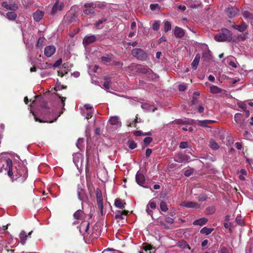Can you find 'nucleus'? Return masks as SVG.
<instances>
[{
	"mask_svg": "<svg viewBox=\"0 0 253 253\" xmlns=\"http://www.w3.org/2000/svg\"><path fill=\"white\" fill-rule=\"evenodd\" d=\"M6 169H8L7 174L12 181L19 179V180L23 181L27 177V169L24 167L15 168V170L13 172L12 162L10 159L6 160Z\"/></svg>",
	"mask_w": 253,
	"mask_h": 253,
	"instance_id": "obj_1",
	"label": "nucleus"
},
{
	"mask_svg": "<svg viewBox=\"0 0 253 253\" xmlns=\"http://www.w3.org/2000/svg\"><path fill=\"white\" fill-rule=\"evenodd\" d=\"M232 38L231 33L226 29H222L221 33L214 36V40L217 42L230 41Z\"/></svg>",
	"mask_w": 253,
	"mask_h": 253,
	"instance_id": "obj_2",
	"label": "nucleus"
},
{
	"mask_svg": "<svg viewBox=\"0 0 253 253\" xmlns=\"http://www.w3.org/2000/svg\"><path fill=\"white\" fill-rule=\"evenodd\" d=\"M77 194L78 199L83 202H85L87 201V196L85 193L84 189V186L83 184H79L77 187Z\"/></svg>",
	"mask_w": 253,
	"mask_h": 253,
	"instance_id": "obj_3",
	"label": "nucleus"
},
{
	"mask_svg": "<svg viewBox=\"0 0 253 253\" xmlns=\"http://www.w3.org/2000/svg\"><path fill=\"white\" fill-rule=\"evenodd\" d=\"M65 6L63 0H56L55 3L52 6L51 14L54 15L58 11H62Z\"/></svg>",
	"mask_w": 253,
	"mask_h": 253,
	"instance_id": "obj_4",
	"label": "nucleus"
},
{
	"mask_svg": "<svg viewBox=\"0 0 253 253\" xmlns=\"http://www.w3.org/2000/svg\"><path fill=\"white\" fill-rule=\"evenodd\" d=\"M96 195L97 199V204L99 209L100 210L101 214H103V197L101 191L100 189H97L96 190Z\"/></svg>",
	"mask_w": 253,
	"mask_h": 253,
	"instance_id": "obj_5",
	"label": "nucleus"
},
{
	"mask_svg": "<svg viewBox=\"0 0 253 253\" xmlns=\"http://www.w3.org/2000/svg\"><path fill=\"white\" fill-rule=\"evenodd\" d=\"M97 6L96 4L94 2H87L84 4L85 8L84 10V12L86 15L92 14L94 13V8Z\"/></svg>",
	"mask_w": 253,
	"mask_h": 253,
	"instance_id": "obj_6",
	"label": "nucleus"
},
{
	"mask_svg": "<svg viewBox=\"0 0 253 253\" xmlns=\"http://www.w3.org/2000/svg\"><path fill=\"white\" fill-rule=\"evenodd\" d=\"M132 54L134 57L141 60H144L146 57L145 52L142 49L139 48H135L133 49L132 50Z\"/></svg>",
	"mask_w": 253,
	"mask_h": 253,
	"instance_id": "obj_7",
	"label": "nucleus"
},
{
	"mask_svg": "<svg viewBox=\"0 0 253 253\" xmlns=\"http://www.w3.org/2000/svg\"><path fill=\"white\" fill-rule=\"evenodd\" d=\"M136 71L140 73L147 74L148 76L153 74V71L147 67L143 65H138L136 67Z\"/></svg>",
	"mask_w": 253,
	"mask_h": 253,
	"instance_id": "obj_8",
	"label": "nucleus"
},
{
	"mask_svg": "<svg viewBox=\"0 0 253 253\" xmlns=\"http://www.w3.org/2000/svg\"><path fill=\"white\" fill-rule=\"evenodd\" d=\"M156 207V203L154 201V199H153L149 202L146 206V211L148 214L152 216L153 212L151 210H155Z\"/></svg>",
	"mask_w": 253,
	"mask_h": 253,
	"instance_id": "obj_9",
	"label": "nucleus"
},
{
	"mask_svg": "<svg viewBox=\"0 0 253 253\" xmlns=\"http://www.w3.org/2000/svg\"><path fill=\"white\" fill-rule=\"evenodd\" d=\"M73 162L79 169L82 166L83 162V157L81 154L77 153L73 155Z\"/></svg>",
	"mask_w": 253,
	"mask_h": 253,
	"instance_id": "obj_10",
	"label": "nucleus"
},
{
	"mask_svg": "<svg viewBox=\"0 0 253 253\" xmlns=\"http://www.w3.org/2000/svg\"><path fill=\"white\" fill-rule=\"evenodd\" d=\"M181 205L184 207H186L188 208H193L195 209H198L200 208V205L199 204L192 201L183 202Z\"/></svg>",
	"mask_w": 253,
	"mask_h": 253,
	"instance_id": "obj_11",
	"label": "nucleus"
},
{
	"mask_svg": "<svg viewBox=\"0 0 253 253\" xmlns=\"http://www.w3.org/2000/svg\"><path fill=\"white\" fill-rule=\"evenodd\" d=\"M2 6L7 10L15 11L18 8V5L15 3L4 1L2 2Z\"/></svg>",
	"mask_w": 253,
	"mask_h": 253,
	"instance_id": "obj_12",
	"label": "nucleus"
},
{
	"mask_svg": "<svg viewBox=\"0 0 253 253\" xmlns=\"http://www.w3.org/2000/svg\"><path fill=\"white\" fill-rule=\"evenodd\" d=\"M56 48L53 45H49L45 47L44 54L48 57H51L55 52Z\"/></svg>",
	"mask_w": 253,
	"mask_h": 253,
	"instance_id": "obj_13",
	"label": "nucleus"
},
{
	"mask_svg": "<svg viewBox=\"0 0 253 253\" xmlns=\"http://www.w3.org/2000/svg\"><path fill=\"white\" fill-rule=\"evenodd\" d=\"M84 107L86 110V112H84L85 114L84 116H85L86 119L91 118L93 114L92 107L89 104H85Z\"/></svg>",
	"mask_w": 253,
	"mask_h": 253,
	"instance_id": "obj_14",
	"label": "nucleus"
},
{
	"mask_svg": "<svg viewBox=\"0 0 253 253\" xmlns=\"http://www.w3.org/2000/svg\"><path fill=\"white\" fill-rule=\"evenodd\" d=\"M96 41V38L94 35L85 36L83 40V43L86 45L94 42Z\"/></svg>",
	"mask_w": 253,
	"mask_h": 253,
	"instance_id": "obj_15",
	"label": "nucleus"
},
{
	"mask_svg": "<svg viewBox=\"0 0 253 253\" xmlns=\"http://www.w3.org/2000/svg\"><path fill=\"white\" fill-rule=\"evenodd\" d=\"M136 181L140 186H143V184L145 183V179L144 176L139 172H137L136 174Z\"/></svg>",
	"mask_w": 253,
	"mask_h": 253,
	"instance_id": "obj_16",
	"label": "nucleus"
},
{
	"mask_svg": "<svg viewBox=\"0 0 253 253\" xmlns=\"http://www.w3.org/2000/svg\"><path fill=\"white\" fill-rule=\"evenodd\" d=\"M238 10L236 8L228 7L227 9V13L229 17H233L238 14Z\"/></svg>",
	"mask_w": 253,
	"mask_h": 253,
	"instance_id": "obj_17",
	"label": "nucleus"
},
{
	"mask_svg": "<svg viewBox=\"0 0 253 253\" xmlns=\"http://www.w3.org/2000/svg\"><path fill=\"white\" fill-rule=\"evenodd\" d=\"M43 12L40 10H37L33 14L34 19L36 21L39 22L42 19V18L43 16Z\"/></svg>",
	"mask_w": 253,
	"mask_h": 253,
	"instance_id": "obj_18",
	"label": "nucleus"
},
{
	"mask_svg": "<svg viewBox=\"0 0 253 253\" xmlns=\"http://www.w3.org/2000/svg\"><path fill=\"white\" fill-rule=\"evenodd\" d=\"M109 122L112 125H116L117 126H121V122L119 120V118L118 116H113L110 118Z\"/></svg>",
	"mask_w": 253,
	"mask_h": 253,
	"instance_id": "obj_19",
	"label": "nucleus"
},
{
	"mask_svg": "<svg viewBox=\"0 0 253 253\" xmlns=\"http://www.w3.org/2000/svg\"><path fill=\"white\" fill-rule=\"evenodd\" d=\"M232 27L235 29L239 31V32H243L245 31L247 28V25L244 23H242L241 25H238L236 24H233Z\"/></svg>",
	"mask_w": 253,
	"mask_h": 253,
	"instance_id": "obj_20",
	"label": "nucleus"
},
{
	"mask_svg": "<svg viewBox=\"0 0 253 253\" xmlns=\"http://www.w3.org/2000/svg\"><path fill=\"white\" fill-rule=\"evenodd\" d=\"M174 35L177 38H181L184 35V30L178 27H176L174 30Z\"/></svg>",
	"mask_w": 253,
	"mask_h": 253,
	"instance_id": "obj_21",
	"label": "nucleus"
},
{
	"mask_svg": "<svg viewBox=\"0 0 253 253\" xmlns=\"http://www.w3.org/2000/svg\"><path fill=\"white\" fill-rule=\"evenodd\" d=\"M234 120L240 126H242L244 124V121L242 119V115L240 113H236L235 115Z\"/></svg>",
	"mask_w": 253,
	"mask_h": 253,
	"instance_id": "obj_22",
	"label": "nucleus"
},
{
	"mask_svg": "<svg viewBox=\"0 0 253 253\" xmlns=\"http://www.w3.org/2000/svg\"><path fill=\"white\" fill-rule=\"evenodd\" d=\"M208 221V219L205 217L201 218L195 220L193 224L194 225L202 226L205 224Z\"/></svg>",
	"mask_w": 253,
	"mask_h": 253,
	"instance_id": "obj_23",
	"label": "nucleus"
},
{
	"mask_svg": "<svg viewBox=\"0 0 253 253\" xmlns=\"http://www.w3.org/2000/svg\"><path fill=\"white\" fill-rule=\"evenodd\" d=\"M141 107L145 111L149 112H154L156 110V108L154 107V106L148 103H144L142 104Z\"/></svg>",
	"mask_w": 253,
	"mask_h": 253,
	"instance_id": "obj_24",
	"label": "nucleus"
},
{
	"mask_svg": "<svg viewBox=\"0 0 253 253\" xmlns=\"http://www.w3.org/2000/svg\"><path fill=\"white\" fill-rule=\"evenodd\" d=\"M200 59V54H196L194 59L193 60L191 65L194 69H196L197 66L199 63Z\"/></svg>",
	"mask_w": 253,
	"mask_h": 253,
	"instance_id": "obj_25",
	"label": "nucleus"
},
{
	"mask_svg": "<svg viewBox=\"0 0 253 253\" xmlns=\"http://www.w3.org/2000/svg\"><path fill=\"white\" fill-rule=\"evenodd\" d=\"M19 237L21 240V243L22 245L26 243L27 235L24 231H22L20 234Z\"/></svg>",
	"mask_w": 253,
	"mask_h": 253,
	"instance_id": "obj_26",
	"label": "nucleus"
},
{
	"mask_svg": "<svg viewBox=\"0 0 253 253\" xmlns=\"http://www.w3.org/2000/svg\"><path fill=\"white\" fill-rule=\"evenodd\" d=\"M89 223L84 222L82 223L80 227V231L82 232H86L88 229Z\"/></svg>",
	"mask_w": 253,
	"mask_h": 253,
	"instance_id": "obj_27",
	"label": "nucleus"
},
{
	"mask_svg": "<svg viewBox=\"0 0 253 253\" xmlns=\"http://www.w3.org/2000/svg\"><path fill=\"white\" fill-rule=\"evenodd\" d=\"M6 17L9 20H14L17 17V14L14 12H8L6 14Z\"/></svg>",
	"mask_w": 253,
	"mask_h": 253,
	"instance_id": "obj_28",
	"label": "nucleus"
},
{
	"mask_svg": "<svg viewBox=\"0 0 253 253\" xmlns=\"http://www.w3.org/2000/svg\"><path fill=\"white\" fill-rule=\"evenodd\" d=\"M125 203L120 199H116L115 202V205L116 207L119 208H124L125 207Z\"/></svg>",
	"mask_w": 253,
	"mask_h": 253,
	"instance_id": "obj_29",
	"label": "nucleus"
},
{
	"mask_svg": "<svg viewBox=\"0 0 253 253\" xmlns=\"http://www.w3.org/2000/svg\"><path fill=\"white\" fill-rule=\"evenodd\" d=\"M74 216L77 219H82L84 216V212L81 210H78L74 213Z\"/></svg>",
	"mask_w": 253,
	"mask_h": 253,
	"instance_id": "obj_30",
	"label": "nucleus"
},
{
	"mask_svg": "<svg viewBox=\"0 0 253 253\" xmlns=\"http://www.w3.org/2000/svg\"><path fill=\"white\" fill-rule=\"evenodd\" d=\"M210 91L212 93H218L221 91V89L215 85H212L210 87Z\"/></svg>",
	"mask_w": 253,
	"mask_h": 253,
	"instance_id": "obj_31",
	"label": "nucleus"
},
{
	"mask_svg": "<svg viewBox=\"0 0 253 253\" xmlns=\"http://www.w3.org/2000/svg\"><path fill=\"white\" fill-rule=\"evenodd\" d=\"M210 146L213 150H217L219 148L218 144L215 142L213 140H211L210 141Z\"/></svg>",
	"mask_w": 253,
	"mask_h": 253,
	"instance_id": "obj_32",
	"label": "nucleus"
},
{
	"mask_svg": "<svg viewBox=\"0 0 253 253\" xmlns=\"http://www.w3.org/2000/svg\"><path fill=\"white\" fill-rule=\"evenodd\" d=\"M213 231L212 228H208L206 227H203L201 230L200 232L202 234H205L206 235H209Z\"/></svg>",
	"mask_w": 253,
	"mask_h": 253,
	"instance_id": "obj_33",
	"label": "nucleus"
},
{
	"mask_svg": "<svg viewBox=\"0 0 253 253\" xmlns=\"http://www.w3.org/2000/svg\"><path fill=\"white\" fill-rule=\"evenodd\" d=\"M171 28V24L169 21H165L164 22V31L165 32H167L170 31Z\"/></svg>",
	"mask_w": 253,
	"mask_h": 253,
	"instance_id": "obj_34",
	"label": "nucleus"
},
{
	"mask_svg": "<svg viewBox=\"0 0 253 253\" xmlns=\"http://www.w3.org/2000/svg\"><path fill=\"white\" fill-rule=\"evenodd\" d=\"M240 175L239 176V177L240 180H245V178L244 176V175H246L247 174V171L244 169H242L240 170Z\"/></svg>",
	"mask_w": 253,
	"mask_h": 253,
	"instance_id": "obj_35",
	"label": "nucleus"
},
{
	"mask_svg": "<svg viewBox=\"0 0 253 253\" xmlns=\"http://www.w3.org/2000/svg\"><path fill=\"white\" fill-rule=\"evenodd\" d=\"M178 123L179 124H192L193 120H190V119H185L184 120H179L177 121Z\"/></svg>",
	"mask_w": 253,
	"mask_h": 253,
	"instance_id": "obj_36",
	"label": "nucleus"
},
{
	"mask_svg": "<svg viewBox=\"0 0 253 253\" xmlns=\"http://www.w3.org/2000/svg\"><path fill=\"white\" fill-rule=\"evenodd\" d=\"M244 138L247 140H251L252 138V134L248 131H245L244 133Z\"/></svg>",
	"mask_w": 253,
	"mask_h": 253,
	"instance_id": "obj_37",
	"label": "nucleus"
},
{
	"mask_svg": "<svg viewBox=\"0 0 253 253\" xmlns=\"http://www.w3.org/2000/svg\"><path fill=\"white\" fill-rule=\"evenodd\" d=\"M112 56V55L110 56H103L101 58V61L104 63H108L111 61Z\"/></svg>",
	"mask_w": 253,
	"mask_h": 253,
	"instance_id": "obj_38",
	"label": "nucleus"
},
{
	"mask_svg": "<svg viewBox=\"0 0 253 253\" xmlns=\"http://www.w3.org/2000/svg\"><path fill=\"white\" fill-rule=\"evenodd\" d=\"M160 207L161 210L164 211H166L168 210L167 205L166 204V203L165 202H162L160 203Z\"/></svg>",
	"mask_w": 253,
	"mask_h": 253,
	"instance_id": "obj_39",
	"label": "nucleus"
},
{
	"mask_svg": "<svg viewBox=\"0 0 253 253\" xmlns=\"http://www.w3.org/2000/svg\"><path fill=\"white\" fill-rule=\"evenodd\" d=\"M142 249L145 251H150L152 249V247L149 244H143L142 245Z\"/></svg>",
	"mask_w": 253,
	"mask_h": 253,
	"instance_id": "obj_40",
	"label": "nucleus"
},
{
	"mask_svg": "<svg viewBox=\"0 0 253 253\" xmlns=\"http://www.w3.org/2000/svg\"><path fill=\"white\" fill-rule=\"evenodd\" d=\"M128 145L131 149H133L136 147V144L133 141H128Z\"/></svg>",
	"mask_w": 253,
	"mask_h": 253,
	"instance_id": "obj_41",
	"label": "nucleus"
},
{
	"mask_svg": "<svg viewBox=\"0 0 253 253\" xmlns=\"http://www.w3.org/2000/svg\"><path fill=\"white\" fill-rule=\"evenodd\" d=\"M68 69H60L58 71V75L61 77H63L65 74L68 73Z\"/></svg>",
	"mask_w": 253,
	"mask_h": 253,
	"instance_id": "obj_42",
	"label": "nucleus"
},
{
	"mask_svg": "<svg viewBox=\"0 0 253 253\" xmlns=\"http://www.w3.org/2000/svg\"><path fill=\"white\" fill-rule=\"evenodd\" d=\"M160 27V21H157L155 22L152 26V28L155 31H157Z\"/></svg>",
	"mask_w": 253,
	"mask_h": 253,
	"instance_id": "obj_43",
	"label": "nucleus"
},
{
	"mask_svg": "<svg viewBox=\"0 0 253 253\" xmlns=\"http://www.w3.org/2000/svg\"><path fill=\"white\" fill-rule=\"evenodd\" d=\"M150 8L152 10H156L159 9L160 6L157 3L151 4Z\"/></svg>",
	"mask_w": 253,
	"mask_h": 253,
	"instance_id": "obj_44",
	"label": "nucleus"
},
{
	"mask_svg": "<svg viewBox=\"0 0 253 253\" xmlns=\"http://www.w3.org/2000/svg\"><path fill=\"white\" fill-rule=\"evenodd\" d=\"M134 134L136 136H140V135H150L151 134V133L150 132H147L145 134H143L142 131H140V130H138V131H135L134 132Z\"/></svg>",
	"mask_w": 253,
	"mask_h": 253,
	"instance_id": "obj_45",
	"label": "nucleus"
},
{
	"mask_svg": "<svg viewBox=\"0 0 253 253\" xmlns=\"http://www.w3.org/2000/svg\"><path fill=\"white\" fill-rule=\"evenodd\" d=\"M103 86L106 89H109L111 88V83L110 81L108 80L105 81L104 83Z\"/></svg>",
	"mask_w": 253,
	"mask_h": 253,
	"instance_id": "obj_46",
	"label": "nucleus"
},
{
	"mask_svg": "<svg viewBox=\"0 0 253 253\" xmlns=\"http://www.w3.org/2000/svg\"><path fill=\"white\" fill-rule=\"evenodd\" d=\"M115 217L116 219H123L124 218V215L122 213H121V211H118L117 213L115 215Z\"/></svg>",
	"mask_w": 253,
	"mask_h": 253,
	"instance_id": "obj_47",
	"label": "nucleus"
},
{
	"mask_svg": "<svg viewBox=\"0 0 253 253\" xmlns=\"http://www.w3.org/2000/svg\"><path fill=\"white\" fill-rule=\"evenodd\" d=\"M106 20V19L105 18H104V19H101V20H98V21H97L96 22V24H95V27L96 28H98V29H99L100 28V24L103 23L104 22H105V21Z\"/></svg>",
	"mask_w": 253,
	"mask_h": 253,
	"instance_id": "obj_48",
	"label": "nucleus"
},
{
	"mask_svg": "<svg viewBox=\"0 0 253 253\" xmlns=\"http://www.w3.org/2000/svg\"><path fill=\"white\" fill-rule=\"evenodd\" d=\"M218 253H231L230 251L226 249L225 247H221Z\"/></svg>",
	"mask_w": 253,
	"mask_h": 253,
	"instance_id": "obj_49",
	"label": "nucleus"
},
{
	"mask_svg": "<svg viewBox=\"0 0 253 253\" xmlns=\"http://www.w3.org/2000/svg\"><path fill=\"white\" fill-rule=\"evenodd\" d=\"M207 198V196L205 194H202L198 197V200L200 202H203L206 200Z\"/></svg>",
	"mask_w": 253,
	"mask_h": 253,
	"instance_id": "obj_50",
	"label": "nucleus"
},
{
	"mask_svg": "<svg viewBox=\"0 0 253 253\" xmlns=\"http://www.w3.org/2000/svg\"><path fill=\"white\" fill-rule=\"evenodd\" d=\"M199 94H200L198 92H195L194 93V95H195L196 96L193 97V99L192 101L193 104H195L197 102V96H198L199 95Z\"/></svg>",
	"mask_w": 253,
	"mask_h": 253,
	"instance_id": "obj_51",
	"label": "nucleus"
},
{
	"mask_svg": "<svg viewBox=\"0 0 253 253\" xmlns=\"http://www.w3.org/2000/svg\"><path fill=\"white\" fill-rule=\"evenodd\" d=\"M152 141V138L150 137H147L144 138V142L146 144H150Z\"/></svg>",
	"mask_w": 253,
	"mask_h": 253,
	"instance_id": "obj_52",
	"label": "nucleus"
},
{
	"mask_svg": "<svg viewBox=\"0 0 253 253\" xmlns=\"http://www.w3.org/2000/svg\"><path fill=\"white\" fill-rule=\"evenodd\" d=\"M188 147V143L186 142H182L180 143L179 147L181 149H185Z\"/></svg>",
	"mask_w": 253,
	"mask_h": 253,
	"instance_id": "obj_53",
	"label": "nucleus"
},
{
	"mask_svg": "<svg viewBox=\"0 0 253 253\" xmlns=\"http://www.w3.org/2000/svg\"><path fill=\"white\" fill-rule=\"evenodd\" d=\"M187 88L186 85L185 84H180L178 86V89L180 91H184Z\"/></svg>",
	"mask_w": 253,
	"mask_h": 253,
	"instance_id": "obj_54",
	"label": "nucleus"
},
{
	"mask_svg": "<svg viewBox=\"0 0 253 253\" xmlns=\"http://www.w3.org/2000/svg\"><path fill=\"white\" fill-rule=\"evenodd\" d=\"M63 66L65 69H68L69 70V68H71L72 67V65L69 63H66L63 64Z\"/></svg>",
	"mask_w": 253,
	"mask_h": 253,
	"instance_id": "obj_55",
	"label": "nucleus"
},
{
	"mask_svg": "<svg viewBox=\"0 0 253 253\" xmlns=\"http://www.w3.org/2000/svg\"><path fill=\"white\" fill-rule=\"evenodd\" d=\"M198 124L202 126H206L207 123L206 122V120L200 121L198 122Z\"/></svg>",
	"mask_w": 253,
	"mask_h": 253,
	"instance_id": "obj_56",
	"label": "nucleus"
},
{
	"mask_svg": "<svg viewBox=\"0 0 253 253\" xmlns=\"http://www.w3.org/2000/svg\"><path fill=\"white\" fill-rule=\"evenodd\" d=\"M62 59H59L53 64V67H57L59 66L62 64Z\"/></svg>",
	"mask_w": 253,
	"mask_h": 253,
	"instance_id": "obj_57",
	"label": "nucleus"
},
{
	"mask_svg": "<svg viewBox=\"0 0 253 253\" xmlns=\"http://www.w3.org/2000/svg\"><path fill=\"white\" fill-rule=\"evenodd\" d=\"M193 172L192 169H188L185 171L184 175L186 176H189Z\"/></svg>",
	"mask_w": 253,
	"mask_h": 253,
	"instance_id": "obj_58",
	"label": "nucleus"
},
{
	"mask_svg": "<svg viewBox=\"0 0 253 253\" xmlns=\"http://www.w3.org/2000/svg\"><path fill=\"white\" fill-rule=\"evenodd\" d=\"M152 153V150L151 149H147L146 150V156L147 158L149 157Z\"/></svg>",
	"mask_w": 253,
	"mask_h": 253,
	"instance_id": "obj_59",
	"label": "nucleus"
},
{
	"mask_svg": "<svg viewBox=\"0 0 253 253\" xmlns=\"http://www.w3.org/2000/svg\"><path fill=\"white\" fill-rule=\"evenodd\" d=\"M235 145H236V148L238 149H239V150L241 149L242 145L241 143H240V142H236L235 143Z\"/></svg>",
	"mask_w": 253,
	"mask_h": 253,
	"instance_id": "obj_60",
	"label": "nucleus"
},
{
	"mask_svg": "<svg viewBox=\"0 0 253 253\" xmlns=\"http://www.w3.org/2000/svg\"><path fill=\"white\" fill-rule=\"evenodd\" d=\"M83 142V139H79L78 140V142L77 143V147L80 149V144H81L82 142Z\"/></svg>",
	"mask_w": 253,
	"mask_h": 253,
	"instance_id": "obj_61",
	"label": "nucleus"
},
{
	"mask_svg": "<svg viewBox=\"0 0 253 253\" xmlns=\"http://www.w3.org/2000/svg\"><path fill=\"white\" fill-rule=\"evenodd\" d=\"M231 225V223H228L227 222H225L224 223V226L225 228H230V227Z\"/></svg>",
	"mask_w": 253,
	"mask_h": 253,
	"instance_id": "obj_62",
	"label": "nucleus"
},
{
	"mask_svg": "<svg viewBox=\"0 0 253 253\" xmlns=\"http://www.w3.org/2000/svg\"><path fill=\"white\" fill-rule=\"evenodd\" d=\"M204 110V108L202 106H199L198 108V111L199 113H202Z\"/></svg>",
	"mask_w": 253,
	"mask_h": 253,
	"instance_id": "obj_63",
	"label": "nucleus"
},
{
	"mask_svg": "<svg viewBox=\"0 0 253 253\" xmlns=\"http://www.w3.org/2000/svg\"><path fill=\"white\" fill-rule=\"evenodd\" d=\"M178 8L181 10L182 11H184L186 10V7L185 6H182L181 5H180L178 6Z\"/></svg>",
	"mask_w": 253,
	"mask_h": 253,
	"instance_id": "obj_64",
	"label": "nucleus"
}]
</instances>
